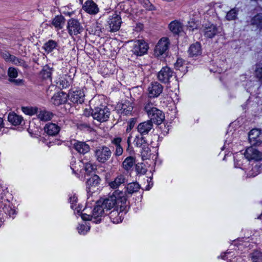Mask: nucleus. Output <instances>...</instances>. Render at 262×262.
I'll use <instances>...</instances> for the list:
<instances>
[{"mask_svg": "<svg viewBox=\"0 0 262 262\" xmlns=\"http://www.w3.org/2000/svg\"><path fill=\"white\" fill-rule=\"evenodd\" d=\"M125 176L123 174L118 175L113 181L108 183V185L113 189L118 188L122 184L126 182Z\"/></svg>", "mask_w": 262, "mask_h": 262, "instance_id": "obj_20", "label": "nucleus"}, {"mask_svg": "<svg viewBox=\"0 0 262 262\" xmlns=\"http://www.w3.org/2000/svg\"><path fill=\"white\" fill-rule=\"evenodd\" d=\"M144 110L146 112L148 117L152 123H154L158 125L162 123L164 119V115L162 111L153 106V104L148 102L145 104Z\"/></svg>", "mask_w": 262, "mask_h": 262, "instance_id": "obj_2", "label": "nucleus"}, {"mask_svg": "<svg viewBox=\"0 0 262 262\" xmlns=\"http://www.w3.org/2000/svg\"><path fill=\"white\" fill-rule=\"evenodd\" d=\"M106 213V211L103 208L99 201L97 203L96 206L94 207L92 214L82 215V218L84 220L92 221L94 223H99L101 220L102 216Z\"/></svg>", "mask_w": 262, "mask_h": 262, "instance_id": "obj_3", "label": "nucleus"}, {"mask_svg": "<svg viewBox=\"0 0 262 262\" xmlns=\"http://www.w3.org/2000/svg\"><path fill=\"white\" fill-rule=\"evenodd\" d=\"M168 38L164 37L161 38L156 46L157 49H168L170 47Z\"/></svg>", "mask_w": 262, "mask_h": 262, "instance_id": "obj_27", "label": "nucleus"}, {"mask_svg": "<svg viewBox=\"0 0 262 262\" xmlns=\"http://www.w3.org/2000/svg\"><path fill=\"white\" fill-rule=\"evenodd\" d=\"M45 132L49 136H55L60 131V127L55 123H48L45 126Z\"/></svg>", "mask_w": 262, "mask_h": 262, "instance_id": "obj_19", "label": "nucleus"}, {"mask_svg": "<svg viewBox=\"0 0 262 262\" xmlns=\"http://www.w3.org/2000/svg\"><path fill=\"white\" fill-rule=\"evenodd\" d=\"M134 143L137 146L140 147L143 143H145V138L142 135L136 136L134 140Z\"/></svg>", "mask_w": 262, "mask_h": 262, "instance_id": "obj_40", "label": "nucleus"}, {"mask_svg": "<svg viewBox=\"0 0 262 262\" xmlns=\"http://www.w3.org/2000/svg\"><path fill=\"white\" fill-rule=\"evenodd\" d=\"M92 115L94 119L100 122H104L108 119L110 112L106 106L100 105L93 110Z\"/></svg>", "mask_w": 262, "mask_h": 262, "instance_id": "obj_4", "label": "nucleus"}, {"mask_svg": "<svg viewBox=\"0 0 262 262\" xmlns=\"http://www.w3.org/2000/svg\"><path fill=\"white\" fill-rule=\"evenodd\" d=\"M68 95L63 92L57 93L51 99V102L55 105H59L67 101Z\"/></svg>", "mask_w": 262, "mask_h": 262, "instance_id": "obj_16", "label": "nucleus"}, {"mask_svg": "<svg viewBox=\"0 0 262 262\" xmlns=\"http://www.w3.org/2000/svg\"><path fill=\"white\" fill-rule=\"evenodd\" d=\"M251 24L256 26L260 29H262V13H258L254 16L251 20Z\"/></svg>", "mask_w": 262, "mask_h": 262, "instance_id": "obj_29", "label": "nucleus"}, {"mask_svg": "<svg viewBox=\"0 0 262 262\" xmlns=\"http://www.w3.org/2000/svg\"><path fill=\"white\" fill-rule=\"evenodd\" d=\"M255 76L259 79L262 80V63H260L256 65L255 71Z\"/></svg>", "mask_w": 262, "mask_h": 262, "instance_id": "obj_39", "label": "nucleus"}, {"mask_svg": "<svg viewBox=\"0 0 262 262\" xmlns=\"http://www.w3.org/2000/svg\"><path fill=\"white\" fill-rule=\"evenodd\" d=\"M218 32V28L213 24L206 25L204 29V35L208 38L213 37Z\"/></svg>", "mask_w": 262, "mask_h": 262, "instance_id": "obj_17", "label": "nucleus"}, {"mask_svg": "<svg viewBox=\"0 0 262 262\" xmlns=\"http://www.w3.org/2000/svg\"><path fill=\"white\" fill-rule=\"evenodd\" d=\"M153 128L152 123L147 120L140 123L137 127L138 132L141 135L143 136L148 134V133Z\"/></svg>", "mask_w": 262, "mask_h": 262, "instance_id": "obj_15", "label": "nucleus"}, {"mask_svg": "<svg viewBox=\"0 0 262 262\" xmlns=\"http://www.w3.org/2000/svg\"><path fill=\"white\" fill-rule=\"evenodd\" d=\"M37 116L42 121H47L52 119L53 114L51 112L45 110L37 111Z\"/></svg>", "mask_w": 262, "mask_h": 262, "instance_id": "obj_26", "label": "nucleus"}, {"mask_svg": "<svg viewBox=\"0 0 262 262\" xmlns=\"http://www.w3.org/2000/svg\"><path fill=\"white\" fill-rule=\"evenodd\" d=\"M173 76L172 71L168 67H163L158 74L159 81L163 83H167Z\"/></svg>", "mask_w": 262, "mask_h": 262, "instance_id": "obj_9", "label": "nucleus"}, {"mask_svg": "<svg viewBox=\"0 0 262 262\" xmlns=\"http://www.w3.org/2000/svg\"><path fill=\"white\" fill-rule=\"evenodd\" d=\"M12 55L10 54L9 53L6 52L2 54L3 58L6 61L10 62V59Z\"/></svg>", "mask_w": 262, "mask_h": 262, "instance_id": "obj_49", "label": "nucleus"}, {"mask_svg": "<svg viewBox=\"0 0 262 262\" xmlns=\"http://www.w3.org/2000/svg\"><path fill=\"white\" fill-rule=\"evenodd\" d=\"M73 145L75 150L80 154H84L90 149L89 145L83 142L75 141Z\"/></svg>", "mask_w": 262, "mask_h": 262, "instance_id": "obj_23", "label": "nucleus"}, {"mask_svg": "<svg viewBox=\"0 0 262 262\" xmlns=\"http://www.w3.org/2000/svg\"><path fill=\"white\" fill-rule=\"evenodd\" d=\"M184 63V60L181 58H178L177 60L174 64V67L176 70H181V68H182Z\"/></svg>", "mask_w": 262, "mask_h": 262, "instance_id": "obj_43", "label": "nucleus"}, {"mask_svg": "<svg viewBox=\"0 0 262 262\" xmlns=\"http://www.w3.org/2000/svg\"><path fill=\"white\" fill-rule=\"evenodd\" d=\"M163 91V86L157 82H152L148 88L150 98L157 97Z\"/></svg>", "mask_w": 262, "mask_h": 262, "instance_id": "obj_11", "label": "nucleus"}, {"mask_svg": "<svg viewBox=\"0 0 262 262\" xmlns=\"http://www.w3.org/2000/svg\"><path fill=\"white\" fill-rule=\"evenodd\" d=\"M127 204L120 205L119 207L114 209L110 213V218L114 223L118 224L121 222L124 215L127 211Z\"/></svg>", "mask_w": 262, "mask_h": 262, "instance_id": "obj_5", "label": "nucleus"}, {"mask_svg": "<svg viewBox=\"0 0 262 262\" xmlns=\"http://www.w3.org/2000/svg\"><path fill=\"white\" fill-rule=\"evenodd\" d=\"M68 96L73 103L81 104L84 102L85 94L83 90H79L71 91Z\"/></svg>", "mask_w": 262, "mask_h": 262, "instance_id": "obj_7", "label": "nucleus"}, {"mask_svg": "<svg viewBox=\"0 0 262 262\" xmlns=\"http://www.w3.org/2000/svg\"><path fill=\"white\" fill-rule=\"evenodd\" d=\"M68 29L71 35H76L82 30V28L78 20L71 19L68 21Z\"/></svg>", "mask_w": 262, "mask_h": 262, "instance_id": "obj_8", "label": "nucleus"}, {"mask_svg": "<svg viewBox=\"0 0 262 262\" xmlns=\"http://www.w3.org/2000/svg\"><path fill=\"white\" fill-rule=\"evenodd\" d=\"M40 77L43 79H48L51 77V71L48 68L43 69L40 73Z\"/></svg>", "mask_w": 262, "mask_h": 262, "instance_id": "obj_41", "label": "nucleus"}, {"mask_svg": "<svg viewBox=\"0 0 262 262\" xmlns=\"http://www.w3.org/2000/svg\"><path fill=\"white\" fill-rule=\"evenodd\" d=\"M245 156L249 160L262 159V154L253 147H249L246 149Z\"/></svg>", "mask_w": 262, "mask_h": 262, "instance_id": "obj_13", "label": "nucleus"}, {"mask_svg": "<svg viewBox=\"0 0 262 262\" xmlns=\"http://www.w3.org/2000/svg\"><path fill=\"white\" fill-rule=\"evenodd\" d=\"M4 127L3 119L0 117V128Z\"/></svg>", "mask_w": 262, "mask_h": 262, "instance_id": "obj_54", "label": "nucleus"}, {"mask_svg": "<svg viewBox=\"0 0 262 262\" xmlns=\"http://www.w3.org/2000/svg\"><path fill=\"white\" fill-rule=\"evenodd\" d=\"M22 111L26 114L29 115H33L37 113L38 109L33 107H22Z\"/></svg>", "mask_w": 262, "mask_h": 262, "instance_id": "obj_35", "label": "nucleus"}, {"mask_svg": "<svg viewBox=\"0 0 262 262\" xmlns=\"http://www.w3.org/2000/svg\"><path fill=\"white\" fill-rule=\"evenodd\" d=\"M169 29L173 34L179 35L183 31V25L179 21L174 20L169 25Z\"/></svg>", "mask_w": 262, "mask_h": 262, "instance_id": "obj_18", "label": "nucleus"}, {"mask_svg": "<svg viewBox=\"0 0 262 262\" xmlns=\"http://www.w3.org/2000/svg\"><path fill=\"white\" fill-rule=\"evenodd\" d=\"M10 62H11L15 65L21 66L25 68H26L28 67L27 64L24 60L17 58L14 55H13L12 57H11Z\"/></svg>", "mask_w": 262, "mask_h": 262, "instance_id": "obj_32", "label": "nucleus"}, {"mask_svg": "<svg viewBox=\"0 0 262 262\" xmlns=\"http://www.w3.org/2000/svg\"><path fill=\"white\" fill-rule=\"evenodd\" d=\"M154 55L157 57L162 55L164 53V50H154Z\"/></svg>", "mask_w": 262, "mask_h": 262, "instance_id": "obj_53", "label": "nucleus"}, {"mask_svg": "<svg viewBox=\"0 0 262 262\" xmlns=\"http://www.w3.org/2000/svg\"><path fill=\"white\" fill-rule=\"evenodd\" d=\"M8 75L9 77V81L14 82L16 84H21L23 83V80L21 79H14L18 75L17 71L14 68H10L8 71Z\"/></svg>", "mask_w": 262, "mask_h": 262, "instance_id": "obj_24", "label": "nucleus"}, {"mask_svg": "<svg viewBox=\"0 0 262 262\" xmlns=\"http://www.w3.org/2000/svg\"><path fill=\"white\" fill-rule=\"evenodd\" d=\"M140 189V185L137 183H131L126 186V191L128 194H132L137 192Z\"/></svg>", "mask_w": 262, "mask_h": 262, "instance_id": "obj_30", "label": "nucleus"}, {"mask_svg": "<svg viewBox=\"0 0 262 262\" xmlns=\"http://www.w3.org/2000/svg\"><path fill=\"white\" fill-rule=\"evenodd\" d=\"M142 154L143 155V156H145V155L144 154L143 152H142Z\"/></svg>", "mask_w": 262, "mask_h": 262, "instance_id": "obj_58", "label": "nucleus"}, {"mask_svg": "<svg viewBox=\"0 0 262 262\" xmlns=\"http://www.w3.org/2000/svg\"><path fill=\"white\" fill-rule=\"evenodd\" d=\"M126 201L127 198L125 192L117 190L108 198L99 201L106 213L108 211L113 208L119 207L120 205L126 204Z\"/></svg>", "mask_w": 262, "mask_h": 262, "instance_id": "obj_1", "label": "nucleus"}, {"mask_svg": "<svg viewBox=\"0 0 262 262\" xmlns=\"http://www.w3.org/2000/svg\"><path fill=\"white\" fill-rule=\"evenodd\" d=\"M130 137H129L127 139V143L128 144H129V143H130Z\"/></svg>", "mask_w": 262, "mask_h": 262, "instance_id": "obj_56", "label": "nucleus"}, {"mask_svg": "<svg viewBox=\"0 0 262 262\" xmlns=\"http://www.w3.org/2000/svg\"><path fill=\"white\" fill-rule=\"evenodd\" d=\"M65 19L62 16H57L53 20L52 24L56 28L61 29Z\"/></svg>", "mask_w": 262, "mask_h": 262, "instance_id": "obj_31", "label": "nucleus"}, {"mask_svg": "<svg viewBox=\"0 0 262 262\" xmlns=\"http://www.w3.org/2000/svg\"><path fill=\"white\" fill-rule=\"evenodd\" d=\"M122 141V139L120 137H116L114 138L112 140V143L115 146V147L118 146H120V143Z\"/></svg>", "mask_w": 262, "mask_h": 262, "instance_id": "obj_47", "label": "nucleus"}, {"mask_svg": "<svg viewBox=\"0 0 262 262\" xmlns=\"http://www.w3.org/2000/svg\"><path fill=\"white\" fill-rule=\"evenodd\" d=\"M133 107L132 102L129 101H125L123 103H118L116 107L119 113L125 115L130 114L133 110Z\"/></svg>", "mask_w": 262, "mask_h": 262, "instance_id": "obj_12", "label": "nucleus"}, {"mask_svg": "<svg viewBox=\"0 0 262 262\" xmlns=\"http://www.w3.org/2000/svg\"><path fill=\"white\" fill-rule=\"evenodd\" d=\"M144 7L148 10L154 9V6L150 3L149 0H143Z\"/></svg>", "mask_w": 262, "mask_h": 262, "instance_id": "obj_44", "label": "nucleus"}, {"mask_svg": "<svg viewBox=\"0 0 262 262\" xmlns=\"http://www.w3.org/2000/svg\"><path fill=\"white\" fill-rule=\"evenodd\" d=\"M251 258L253 262H262V252L258 251L253 252L251 254Z\"/></svg>", "mask_w": 262, "mask_h": 262, "instance_id": "obj_34", "label": "nucleus"}, {"mask_svg": "<svg viewBox=\"0 0 262 262\" xmlns=\"http://www.w3.org/2000/svg\"><path fill=\"white\" fill-rule=\"evenodd\" d=\"M249 140L251 144L256 145L262 142V134L260 130L253 129L249 133Z\"/></svg>", "mask_w": 262, "mask_h": 262, "instance_id": "obj_10", "label": "nucleus"}, {"mask_svg": "<svg viewBox=\"0 0 262 262\" xmlns=\"http://www.w3.org/2000/svg\"><path fill=\"white\" fill-rule=\"evenodd\" d=\"M237 10L235 9H232L229 11L226 15V18L228 20H234L236 18Z\"/></svg>", "mask_w": 262, "mask_h": 262, "instance_id": "obj_38", "label": "nucleus"}, {"mask_svg": "<svg viewBox=\"0 0 262 262\" xmlns=\"http://www.w3.org/2000/svg\"><path fill=\"white\" fill-rule=\"evenodd\" d=\"M83 9L88 13L92 14H96L99 11L97 5L92 1H87L83 5Z\"/></svg>", "mask_w": 262, "mask_h": 262, "instance_id": "obj_22", "label": "nucleus"}, {"mask_svg": "<svg viewBox=\"0 0 262 262\" xmlns=\"http://www.w3.org/2000/svg\"><path fill=\"white\" fill-rule=\"evenodd\" d=\"M70 201L71 203V208L73 209H76V203L77 202V197L75 195L70 197Z\"/></svg>", "mask_w": 262, "mask_h": 262, "instance_id": "obj_46", "label": "nucleus"}, {"mask_svg": "<svg viewBox=\"0 0 262 262\" xmlns=\"http://www.w3.org/2000/svg\"><path fill=\"white\" fill-rule=\"evenodd\" d=\"M188 53L190 57H195L201 54L200 50H188Z\"/></svg>", "mask_w": 262, "mask_h": 262, "instance_id": "obj_45", "label": "nucleus"}, {"mask_svg": "<svg viewBox=\"0 0 262 262\" xmlns=\"http://www.w3.org/2000/svg\"><path fill=\"white\" fill-rule=\"evenodd\" d=\"M112 155L110 148L106 146L99 147L95 150V157L97 160L101 163L107 161Z\"/></svg>", "mask_w": 262, "mask_h": 262, "instance_id": "obj_6", "label": "nucleus"}, {"mask_svg": "<svg viewBox=\"0 0 262 262\" xmlns=\"http://www.w3.org/2000/svg\"><path fill=\"white\" fill-rule=\"evenodd\" d=\"M135 159L133 157H127L123 162L122 166L124 169L128 170L134 165Z\"/></svg>", "mask_w": 262, "mask_h": 262, "instance_id": "obj_28", "label": "nucleus"}, {"mask_svg": "<svg viewBox=\"0 0 262 262\" xmlns=\"http://www.w3.org/2000/svg\"><path fill=\"white\" fill-rule=\"evenodd\" d=\"M135 44V48H138L139 49H148L149 46L144 40H138L136 41Z\"/></svg>", "mask_w": 262, "mask_h": 262, "instance_id": "obj_36", "label": "nucleus"}, {"mask_svg": "<svg viewBox=\"0 0 262 262\" xmlns=\"http://www.w3.org/2000/svg\"><path fill=\"white\" fill-rule=\"evenodd\" d=\"M8 120L12 124L16 126L21 123L23 118L21 116L15 113H10L8 117Z\"/></svg>", "mask_w": 262, "mask_h": 262, "instance_id": "obj_25", "label": "nucleus"}, {"mask_svg": "<svg viewBox=\"0 0 262 262\" xmlns=\"http://www.w3.org/2000/svg\"><path fill=\"white\" fill-rule=\"evenodd\" d=\"M58 47V43L55 41L50 40L45 44V49H54Z\"/></svg>", "mask_w": 262, "mask_h": 262, "instance_id": "obj_37", "label": "nucleus"}, {"mask_svg": "<svg viewBox=\"0 0 262 262\" xmlns=\"http://www.w3.org/2000/svg\"><path fill=\"white\" fill-rule=\"evenodd\" d=\"M134 54L136 56H142L145 54H147V50H135L134 52Z\"/></svg>", "mask_w": 262, "mask_h": 262, "instance_id": "obj_50", "label": "nucleus"}, {"mask_svg": "<svg viewBox=\"0 0 262 262\" xmlns=\"http://www.w3.org/2000/svg\"><path fill=\"white\" fill-rule=\"evenodd\" d=\"M123 153V148L120 146H118L115 147V155L116 156H121Z\"/></svg>", "mask_w": 262, "mask_h": 262, "instance_id": "obj_48", "label": "nucleus"}, {"mask_svg": "<svg viewBox=\"0 0 262 262\" xmlns=\"http://www.w3.org/2000/svg\"><path fill=\"white\" fill-rule=\"evenodd\" d=\"M6 73L5 69L2 65L0 64V78L3 77Z\"/></svg>", "mask_w": 262, "mask_h": 262, "instance_id": "obj_52", "label": "nucleus"}, {"mask_svg": "<svg viewBox=\"0 0 262 262\" xmlns=\"http://www.w3.org/2000/svg\"><path fill=\"white\" fill-rule=\"evenodd\" d=\"M201 48V44L199 42H196L193 44H192L190 47V48L189 49H200Z\"/></svg>", "mask_w": 262, "mask_h": 262, "instance_id": "obj_51", "label": "nucleus"}, {"mask_svg": "<svg viewBox=\"0 0 262 262\" xmlns=\"http://www.w3.org/2000/svg\"><path fill=\"white\" fill-rule=\"evenodd\" d=\"M121 24V18L117 14H114V16L111 19L109 25L111 31L112 32L116 31L119 30Z\"/></svg>", "mask_w": 262, "mask_h": 262, "instance_id": "obj_21", "label": "nucleus"}, {"mask_svg": "<svg viewBox=\"0 0 262 262\" xmlns=\"http://www.w3.org/2000/svg\"><path fill=\"white\" fill-rule=\"evenodd\" d=\"M100 178L98 176L95 174L91 177L86 182V189L89 193H93L97 189L99 184Z\"/></svg>", "mask_w": 262, "mask_h": 262, "instance_id": "obj_14", "label": "nucleus"}, {"mask_svg": "<svg viewBox=\"0 0 262 262\" xmlns=\"http://www.w3.org/2000/svg\"><path fill=\"white\" fill-rule=\"evenodd\" d=\"M56 84L59 89H62L68 87L70 85V83L65 78L61 77L56 82Z\"/></svg>", "mask_w": 262, "mask_h": 262, "instance_id": "obj_33", "label": "nucleus"}, {"mask_svg": "<svg viewBox=\"0 0 262 262\" xmlns=\"http://www.w3.org/2000/svg\"><path fill=\"white\" fill-rule=\"evenodd\" d=\"M145 149H147V150H146V151H147H147H148V150H149V148H148V147H146V148H145Z\"/></svg>", "mask_w": 262, "mask_h": 262, "instance_id": "obj_57", "label": "nucleus"}, {"mask_svg": "<svg viewBox=\"0 0 262 262\" xmlns=\"http://www.w3.org/2000/svg\"><path fill=\"white\" fill-rule=\"evenodd\" d=\"M139 167V166H137V169H138V167Z\"/></svg>", "mask_w": 262, "mask_h": 262, "instance_id": "obj_59", "label": "nucleus"}, {"mask_svg": "<svg viewBox=\"0 0 262 262\" xmlns=\"http://www.w3.org/2000/svg\"><path fill=\"white\" fill-rule=\"evenodd\" d=\"M260 218L262 219V214L260 215Z\"/></svg>", "mask_w": 262, "mask_h": 262, "instance_id": "obj_60", "label": "nucleus"}, {"mask_svg": "<svg viewBox=\"0 0 262 262\" xmlns=\"http://www.w3.org/2000/svg\"><path fill=\"white\" fill-rule=\"evenodd\" d=\"M95 169V166L91 163H87L85 164L84 169L88 173L92 172Z\"/></svg>", "mask_w": 262, "mask_h": 262, "instance_id": "obj_42", "label": "nucleus"}, {"mask_svg": "<svg viewBox=\"0 0 262 262\" xmlns=\"http://www.w3.org/2000/svg\"><path fill=\"white\" fill-rule=\"evenodd\" d=\"M132 127H133L132 124L130 123V124L128 126V127H127V128H126V131H127V132H129V131H130V130L132 129Z\"/></svg>", "mask_w": 262, "mask_h": 262, "instance_id": "obj_55", "label": "nucleus"}]
</instances>
